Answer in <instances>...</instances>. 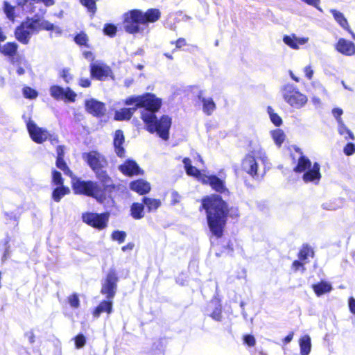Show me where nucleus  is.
Here are the masks:
<instances>
[{"instance_id": "59", "label": "nucleus", "mask_w": 355, "mask_h": 355, "mask_svg": "<svg viewBox=\"0 0 355 355\" xmlns=\"http://www.w3.org/2000/svg\"><path fill=\"white\" fill-rule=\"evenodd\" d=\"M349 308L350 311L355 314V299L354 297L349 299Z\"/></svg>"}, {"instance_id": "13", "label": "nucleus", "mask_w": 355, "mask_h": 355, "mask_svg": "<svg viewBox=\"0 0 355 355\" xmlns=\"http://www.w3.org/2000/svg\"><path fill=\"white\" fill-rule=\"evenodd\" d=\"M51 96L56 100H64L74 102L76 94L70 87L64 89L58 85H53L49 89Z\"/></svg>"}, {"instance_id": "14", "label": "nucleus", "mask_w": 355, "mask_h": 355, "mask_svg": "<svg viewBox=\"0 0 355 355\" xmlns=\"http://www.w3.org/2000/svg\"><path fill=\"white\" fill-rule=\"evenodd\" d=\"M28 132L32 140L37 144H42L50 136V133L45 128L38 127L35 123L29 122Z\"/></svg>"}, {"instance_id": "27", "label": "nucleus", "mask_w": 355, "mask_h": 355, "mask_svg": "<svg viewBox=\"0 0 355 355\" xmlns=\"http://www.w3.org/2000/svg\"><path fill=\"white\" fill-rule=\"evenodd\" d=\"M300 347L301 355H309L311 349V338L305 335L300 339Z\"/></svg>"}, {"instance_id": "25", "label": "nucleus", "mask_w": 355, "mask_h": 355, "mask_svg": "<svg viewBox=\"0 0 355 355\" xmlns=\"http://www.w3.org/2000/svg\"><path fill=\"white\" fill-rule=\"evenodd\" d=\"M209 309H213L209 315L216 321H221L223 318L222 307L219 302L211 301L209 305Z\"/></svg>"}, {"instance_id": "37", "label": "nucleus", "mask_w": 355, "mask_h": 355, "mask_svg": "<svg viewBox=\"0 0 355 355\" xmlns=\"http://www.w3.org/2000/svg\"><path fill=\"white\" fill-rule=\"evenodd\" d=\"M14 66L17 68V75L22 76L25 73L24 67H27L28 64L27 60L21 57V60L17 62Z\"/></svg>"}, {"instance_id": "41", "label": "nucleus", "mask_w": 355, "mask_h": 355, "mask_svg": "<svg viewBox=\"0 0 355 355\" xmlns=\"http://www.w3.org/2000/svg\"><path fill=\"white\" fill-rule=\"evenodd\" d=\"M186 173L188 175L193 176L200 181H201V178L205 175L204 174L201 173L200 170L193 166H189V168L186 170Z\"/></svg>"}, {"instance_id": "56", "label": "nucleus", "mask_w": 355, "mask_h": 355, "mask_svg": "<svg viewBox=\"0 0 355 355\" xmlns=\"http://www.w3.org/2000/svg\"><path fill=\"white\" fill-rule=\"evenodd\" d=\"M79 85L83 87H89L91 85V81L88 78H81L79 80Z\"/></svg>"}, {"instance_id": "20", "label": "nucleus", "mask_w": 355, "mask_h": 355, "mask_svg": "<svg viewBox=\"0 0 355 355\" xmlns=\"http://www.w3.org/2000/svg\"><path fill=\"white\" fill-rule=\"evenodd\" d=\"M130 189L140 195L148 193L150 191V185L147 181L139 179L130 183Z\"/></svg>"}, {"instance_id": "42", "label": "nucleus", "mask_w": 355, "mask_h": 355, "mask_svg": "<svg viewBox=\"0 0 355 355\" xmlns=\"http://www.w3.org/2000/svg\"><path fill=\"white\" fill-rule=\"evenodd\" d=\"M60 76L66 83H69L73 78V76L70 72L69 68H64L60 71Z\"/></svg>"}, {"instance_id": "16", "label": "nucleus", "mask_w": 355, "mask_h": 355, "mask_svg": "<svg viewBox=\"0 0 355 355\" xmlns=\"http://www.w3.org/2000/svg\"><path fill=\"white\" fill-rule=\"evenodd\" d=\"M85 109L87 112L96 117L103 116L106 112L105 104L94 98L85 101Z\"/></svg>"}, {"instance_id": "9", "label": "nucleus", "mask_w": 355, "mask_h": 355, "mask_svg": "<svg viewBox=\"0 0 355 355\" xmlns=\"http://www.w3.org/2000/svg\"><path fill=\"white\" fill-rule=\"evenodd\" d=\"M38 33L36 26L33 22V17H28L26 21H23L15 31V35L18 41L24 44L29 42L30 38L33 34Z\"/></svg>"}, {"instance_id": "21", "label": "nucleus", "mask_w": 355, "mask_h": 355, "mask_svg": "<svg viewBox=\"0 0 355 355\" xmlns=\"http://www.w3.org/2000/svg\"><path fill=\"white\" fill-rule=\"evenodd\" d=\"M124 142L123 132L121 130H117L115 132L114 137V146L115 148V153L120 157L125 156V149L122 146Z\"/></svg>"}, {"instance_id": "55", "label": "nucleus", "mask_w": 355, "mask_h": 355, "mask_svg": "<svg viewBox=\"0 0 355 355\" xmlns=\"http://www.w3.org/2000/svg\"><path fill=\"white\" fill-rule=\"evenodd\" d=\"M57 158L56 159H64V146H58L56 148Z\"/></svg>"}, {"instance_id": "50", "label": "nucleus", "mask_w": 355, "mask_h": 355, "mask_svg": "<svg viewBox=\"0 0 355 355\" xmlns=\"http://www.w3.org/2000/svg\"><path fill=\"white\" fill-rule=\"evenodd\" d=\"M69 302L71 307L78 308L79 306V299L77 295L73 294L69 297Z\"/></svg>"}, {"instance_id": "33", "label": "nucleus", "mask_w": 355, "mask_h": 355, "mask_svg": "<svg viewBox=\"0 0 355 355\" xmlns=\"http://www.w3.org/2000/svg\"><path fill=\"white\" fill-rule=\"evenodd\" d=\"M272 137L277 146H280L284 141L285 134L281 129H277L271 132Z\"/></svg>"}, {"instance_id": "64", "label": "nucleus", "mask_w": 355, "mask_h": 355, "mask_svg": "<svg viewBox=\"0 0 355 355\" xmlns=\"http://www.w3.org/2000/svg\"><path fill=\"white\" fill-rule=\"evenodd\" d=\"M135 245L132 243H128L126 245H124L122 247L121 250L123 252H125L127 250H132L134 248Z\"/></svg>"}, {"instance_id": "17", "label": "nucleus", "mask_w": 355, "mask_h": 355, "mask_svg": "<svg viewBox=\"0 0 355 355\" xmlns=\"http://www.w3.org/2000/svg\"><path fill=\"white\" fill-rule=\"evenodd\" d=\"M33 22L36 26V30L39 32L40 30L45 31H54L58 35H60L62 33V30L60 26H55L50 21L40 17L36 15L33 17Z\"/></svg>"}, {"instance_id": "62", "label": "nucleus", "mask_w": 355, "mask_h": 355, "mask_svg": "<svg viewBox=\"0 0 355 355\" xmlns=\"http://www.w3.org/2000/svg\"><path fill=\"white\" fill-rule=\"evenodd\" d=\"M22 119H24V122L26 123V128H27V130H28V124H29V122L31 123H35L31 118V116H26V114H24L22 116Z\"/></svg>"}, {"instance_id": "61", "label": "nucleus", "mask_w": 355, "mask_h": 355, "mask_svg": "<svg viewBox=\"0 0 355 355\" xmlns=\"http://www.w3.org/2000/svg\"><path fill=\"white\" fill-rule=\"evenodd\" d=\"M183 164H184V168H185V171L187 169H188L189 168V166H191V161L189 158L188 157H185L183 159V161H182Z\"/></svg>"}, {"instance_id": "22", "label": "nucleus", "mask_w": 355, "mask_h": 355, "mask_svg": "<svg viewBox=\"0 0 355 355\" xmlns=\"http://www.w3.org/2000/svg\"><path fill=\"white\" fill-rule=\"evenodd\" d=\"M309 41L308 37H297L295 35H285L283 42L293 49H298L300 45H303Z\"/></svg>"}, {"instance_id": "57", "label": "nucleus", "mask_w": 355, "mask_h": 355, "mask_svg": "<svg viewBox=\"0 0 355 355\" xmlns=\"http://www.w3.org/2000/svg\"><path fill=\"white\" fill-rule=\"evenodd\" d=\"M304 73L308 79L311 80L312 78L313 71L310 66H307L304 68Z\"/></svg>"}, {"instance_id": "47", "label": "nucleus", "mask_w": 355, "mask_h": 355, "mask_svg": "<svg viewBox=\"0 0 355 355\" xmlns=\"http://www.w3.org/2000/svg\"><path fill=\"white\" fill-rule=\"evenodd\" d=\"M75 345L77 349L82 348L86 343V338L83 334L77 335L75 338Z\"/></svg>"}, {"instance_id": "12", "label": "nucleus", "mask_w": 355, "mask_h": 355, "mask_svg": "<svg viewBox=\"0 0 355 355\" xmlns=\"http://www.w3.org/2000/svg\"><path fill=\"white\" fill-rule=\"evenodd\" d=\"M109 217V212L101 214L86 212L82 215V219L84 223L98 230H103L107 227Z\"/></svg>"}, {"instance_id": "4", "label": "nucleus", "mask_w": 355, "mask_h": 355, "mask_svg": "<svg viewBox=\"0 0 355 355\" xmlns=\"http://www.w3.org/2000/svg\"><path fill=\"white\" fill-rule=\"evenodd\" d=\"M161 16L158 9L150 8L146 12L140 10H132L124 14L123 28L130 34L142 32L141 26H147L148 23L157 21Z\"/></svg>"}, {"instance_id": "29", "label": "nucleus", "mask_w": 355, "mask_h": 355, "mask_svg": "<svg viewBox=\"0 0 355 355\" xmlns=\"http://www.w3.org/2000/svg\"><path fill=\"white\" fill-rule=\"evenodd\" d=\"M143 204L134 202L130 207L131 216L135 219H141L144 216Z\"/></svg>"}, {"instance_id": "44", "label": "nucleus", "mask_w": 355, "mask_h": 355, "mask_svg": "<svg viewBox=\"0 0 355 355\" xmlns=\"http://www.w3.org/2000/svg\"><path fill=\"white\" fill-rule=\"evenodd\" d=\"M88 40L87 36L85 33H80L74 37L75 42L80 46L86 45Z\"/></svg>"}, {"instance_id": "31", "label": "nucleus", "mask_w": 355, "mask_h": 355, "mask_svg": "<svg viewBox=\"0 0 355 355\" xmlns=\"http://www.w3.org/2000/svg\"><path fill=\"white\" fill-rule=\"evenodd\" d=\"M338 131L340 135H343L345 139L354 140L355 137L353 132L347 128L343 121H339L338 124Z\"/></svg>"}, {"instance_id": "34", "label": "nucleus", "mask_w": 355, "mask_h": 355, "mask_svg": "<svg viewBox=\"0 0 355 355\" xmlns=\"http://www.w3.org/2000/svg\"><path fill=\"white\" fill-rule=\"evenodd\" d=\"M132 117L130 110L128 108H121L115 112L114 118L118 121L129 120Z\"/></svg>"}, {"instance_id": "60", "label": "nucleus", "mask_w": 355, "mask_h": 355, "mask_svg": "<svg viewBox=\"0 0 355 355\" xmlns=\"http://www.w3.org/2000/svg\"><path fill=\"white\" fill-rule=\"evenodd\" d=\"M187 44L186 40L184 38H179L175 42L176 48L180 49Z\"/></svg>"}, {"instance_id": "10", "label": "nucleus", "mask_w": 355, "mask_h": 355, "mask_svg": "<svg viewBox=\"0 0 355 355\" xmlns=\"http://www.w3.org/2000/svg\"><path fill=\"white\" fill-rule=\"evenodd\" d=\"M118 277L114 269H110L105 279L102 282L101 293L106 296L107 300H112L116 293Z\"/></svg>"}, {"instance_id": "40", "label": "nucleus", "mask_w": 355, "mask_h": 355, "mask_svg": "<svg viewBox=\"0 0 355 355\" xmlns=\"http://www.w3.org/2000/svg\"><path fill=\"white\" fill-rule=\"evenodd\" d=\"M3 10L9 19L13 20L15 17V8L8 2L5 1L3 4Z\"/></svg>"}, {"instance_id": "2", "label": "nucleus", "mask_w": 355, "mask_h": 355, "mask_svg": "<svg viewBox=\"0 0 355 355\" xmlns=\"http://www.w3.org/2000/svg\"><path fill=\"white\" fill-rule=\"evenodd\" d=\"M202 207L206 211L210 231L216 237H221L229 213L227 204L219 195L213 194L202 200Z\"/></svg>"}, {"instance_id": "49", "label": "nucleus", "mask_w": 355, "mask_h": 355, "mask_svg": "<svg viewBox=\"0 0 355 355\" xmlns=\"http://www.w3.org/2000/svg\"><path fill=\"white\" fill-rule=\"evenodd\" d=\"M343 113V111L341 108L336 107L332 110V114L336 118L338 124H339V121H343L340 117Z\"/></svg>"}, {"instance_id": "48", "label": "nucleus", "mask_w": 355, "mask_h": 355, "mask_svg": "<svg viewBox=\"0 0 355 355\" xmlns=\"http://www.w3.org/2000/svg\"><path fill=\"white\" fill-rule=\"evenodd\" d=\"M343 152L347 156L352 155L355 153V144L351 142L347 143L343 148Z\"/></svg>"}, {"instance_id": "15", "label": "nucleus", "mask_w": 355, "mask_h": 355, "mask_svg": "<svg viewBox=\"0 0 355 355\" xmlns=\"http://www.w3.org/2000/svg\"><path fill=\"white\" fill-rule=\"evenodd\" d=\"M201 182L203 184H209L212 188V189L215 190L216 192L220 193L228 192V190L225 184V181L220 179L215 175H204L201 178Z\"/></svg>"}, {"instance_id": "43", "label": "nucleus", "mask_w": 355, "mask_h": 355, "mask_svg": "<svg viewBox=\"0 0 355 355\" xmlns=\"http://www.w3.org/2000/svg\"><path fill=\"white\" fill-rule=\"evenodd\" d=\"M126 237V233L124 231L115 230L112 234V239L117 241L119 243L124 242Z\"/></svg>"}, {"instance_id": "8", "label": "nucleus", "mask_w": 355, "mask_h": 355, "mask_svg": "<svg viewBox=\"0 0 355 355\" xmlns=\"http://www.w3.org/2000/svg\"><path fill=\"white\" fill-rule=\"evenodd\" d=\"M284 100L291 107L300 109L307 103V97L300 93L293 84H286L282 89Z\"/></svg>"}, {"instance_id": "18", "label": "nucleus", "mask_w": 355, "mask_h": 355, "mask_svg": "<svg viewBox=\"0 0 355 355\" xmlns=\"http://www.w3.org/2000/svg\"><path fill=\"white\" fill-rule=\"evenodd\" d=\"M119 170L127 176L143 174V171L132 159H127L124 164L119 165Z\"/></svg>"}, {"instance_id": "39", "label": "nucleus", "mask_w": 355, "mask_h": 355, "mask_svg": "<svg viewBox=\"0 0 355 355\" xmlns=\"http://www.w3.org/2000/svg\"><path fill=\"white\" fill-rule=\"evenodd\" d=\"M55 164L58 168L64 173V174L71 175L72 173L69 168L67 166L64 159H56Z\"/></svg>"}, {"instance_id": "36", "label": "nucleus", "mask_w": 355, "mask_h": 355, "mask_svg": "<svg viewBox=\"0 0 355 355\" xmlns=\"http://www.w3.org/2000/svg\"><path fill=\"white\" fill-rule=\"evenodd\" d=\"M80 2L92 15L96 13L97 8L95 0H80Z\"/></svg>"}, {"instance_id": "38", "label": "nucleus", "mask_w": 355, "mask_h": 355, "mask_svg": "<svg viewBox=\"0 0 355 355\" xmlns=\"http://www.w3.org/2000/svg\"><path fill=\"white\" fill-rule=\"evenodd\" d=\"M22 92L24 96L29 99H35L38 96V93L35 89L28 86L23 88Z\"/></svg>"}, {"instance_id": "52", "label": "nucleus", "mask_w": 355, "mask_h": 355, "mask_svg": "<svg viewBox=\"0 0 355 355\" xmlns=\"http://www.w3.org/2000/svg\"><path fill=\"white\" fill-rule=\"evenodd\" d=\"M244 343L250 347H252L255 345V338L252 335H246L244 336Z\"/></svg>"}, {"instance_id": "30", "label": "nucleus", "mask_w": 355, "mask_h": 355, "mask_svg": "<svg viewBox=\"0 0 355 355\" xmlns=\"http://www.w3.org/2000/svg\"><path fill=\"white\" fill-rule=\"evenodd\" d=\"M142 201H143L144 204H145L146 206L147 207L148 211L149 212L157 209L161 205L160 200H157V199H153V198H150L148 197H144L142 199Z\"/></svg>"}, {"instance_id": "35", "label": "nucleus", "mask_w": 355, "mask_h": 355, "mask_svg": "<svg viewBox=\"0 0 355 355\" xmlns=\"http://www.w3.org/2000/svg\"><path fill=\"white\" fill-rule=\"evenodd\" d=\"M267 111L272 123L276 126H280L282 124V118L270 106L268 107Z\"/></svg>"}, {"instance_id": "6", "label": "nucleus", "mask_w": 355, "mask_h": 355, "mask_svg": "<svg viewBox=\"0 0 355 355\" xmlns=\"http://www.w3.org/2000/svg\"><path fill=\"white\" fill-rule=\"evenodd\" d=\"M268 164L265 152L261 150H253L243 159L242 168L254 179L259 180L263 176Z\"/></svg>"}, {"instance_id": "5", "label": "nucleus", "mask_w": 355, "mask_h": 355, "mask_svg": "<svg viewBox=\"0 0 355 355\" xmlns=\"http://www.w3.org/2000/svg\"><path fill=\"white\" fill-rule=\"evenodd\" d=\"M83 159L87 162L92 171L95 173L96 179L108 188L110 184L114 183L112 178L106 171L108 161L105 155L96 150H91L83 154Z\"/></svg>"}, {"instance_id": "51", "label": "nucleus", "mask_w": 355, "mask_h": 355, "mask_svg": "<svg viewBox=\"0 0 355 355\" xmlns=\"http://www.w3.org/2000/svg\"><path fill=\"white\" fill-rule=\"evenodd\" d=\"M322 207L324 209L332 211V210H336L337 209H338L340 207V206L335 203H333L331 202H329L323 203L322 205Z\"/></svg>"}, {"instance_id": "19", "label": "nucleus", "mask_w": 355, "mask_h": 355, "mask_svg": "<svg viewBox=\"0 0 355 355\" xmlns=\"http://www.w3.org/2000/svg\"><path fill=\"white\" fill-rule=\"evenodd\" d=\"M336 50L347 56H351L355 53V44L349 40L340 39L336 46Z\"/></svg>"}, {"instance_id": "46", "label": "nucleus", "mask_w": 355, "mask_h": 355, "mask_svg": "<svg viewBox=\"0 0 355 355\" xmlns=\"http://www.w3.org/2000/svg\"><path fill=\"white\" fill-rule=\"evenodd\" d=\"M103 32L105 35L112 37L116 34V27L113 24H105L103 28Z\"/></svg>"}, {"instance_id": "53", "label": "nucleus", "mask_w": 355, "mask_h": 355, "mask_svg": "<svg viewBox=\"0 0 355 355\" xmlns=\"http://www.w3.org/2000/svg\"><path fill=\"white\" fill-rule=\"evenodd\" d=\"M171 204L172 205H176L180 202V196L179 195L178 192L176 191H173L171 192Z\"/></svg>"}, {"instance_id": "1", "label": "nucleus", "mask_w": 355, "mask_h": 355, "mask_svg": "<svg viewBox=\"0 0 355 355\" xmlns=\"http://www.w3.org/2000/svg\"><path fill=\"white\" fill-rule=\"evenodd\" d=\"M126 105H132L129 107L131 116L139 108L143 110L141 112V117L146 123V130L150 133L157 132L164 140L169 137V130L171 125V119L166 115H163L159 120L157 119L155 113L159 110L162 105V101L151 93H146L140 96H131L124 101Z\"/></svg>"}, {"instance_id": "58", "label": "nucleus", "mask_w": 355, "mask_h": 355, "mask_svg": "<svg viewBox=\"0 0 355 355\" xmlns=\"http://www.w3.org/2000/svg\"><path fill=\"white\" fill-rule=\"evenodd\" d=\"M307 4L311 5L315 8H317L318 10H322L320 8L318 7V3H320V0H302Z\"/></svg>"}, {"instance_id": "28", "label": "nucleus", "mask_w": 355, "mask_h": 355, "mask_svg": "<svg viewBox=\"0 0 355 355\" xmlns=\"http://www.w3.org/2000/svg\"><path fill=\"white\" fill-rule=\"evenodd\" d=\"M330 12L341 27L351 33L347 20L342 12L334 9H331Z\"/></svg>"}, {"instance_id": "26", "label": "nucleus", "mask_w": 355, "mask_h": 355, "mask_svg": "<svg viewBox=\"0 0 355 355\" xmlns=\"http://www.w3.org/2000/svg\"><path fill=\"white\" fill-rule=\"evenodd\" d=\"M312 288L317 296H321L332 290L331 284L321 281L318 284H313Z\"/></svg>"}, {"instance_id": "45", "label": "nucleus", "mask_w": 355, "mask_h": 355, "mask_svg": "<svg viewBox=\"0 0 355 355\" xmlns=\"http://www.w3.org/2000/svg\"><path fill=\"white\" fill-rule=\"evenodd\" d=\"M52 180L55 184H57L58 187L63 185V179L61 173L59 171L53 170L52 171Z\"/></svg>"}, {"instance_id": "3", "label": "nucleus", "mask_w": 355, "mask_h": 355, "mask_svg": "<svg viewBox=\"0 0 355 355\" xmlns=\"http://www.w3.org/2000/svg\"><path fill=\"white\" fill-rule=\"evenodd\" d=\"M71 183L76 194H83L94 198L100 204H104L108 198L111 199L112 203H114L112 197V193L116 188L114 183L110 184V186L105 188V186L100 182L83 180L76 177L72 178Z\"/></svg>"}, {"instance_id": "32", "label": "nucleus", "mask_w": 355, "mask_h": 355, "mask_svg": "<svg viewBox=\"0 0 355 355\" xmlns=\"http://www.w3.org/2000/svg\"><path fill=\"white\" fill-rule=\"evenodd\" d=\"M69 192V189L64 185L56 187L52 193V198L55 202H59L61 198Z\"/></svg>"}, {"instance_id": "63", "label": "nucleus", "mask_w": 355, "mask_h": 355, "mask_svg": "<svg viewBox=\"0 0 355 355\" xmlns=\"http://www.w3.org/2000/svg\"><path fill=\"white\" fill-rule=\"evenodd\" d=\"M293 267L297 270H299L300 268H302L303 270H304V268L303 267V264L299 261H295L293 263Z\"/></svg>"}, {"instance_id": "11", "label": "nucleus", "mask_w": 355, "mask_h": 355, "mask_svg": "<svg viewBox=\"0 0 355 355\" xmlns=\"http://www.w3.org/2000/svg\"><path fill=\"white\" fill-rule=\"evenodd\" d=\"M90 74L92 78L104 81L108 78L114 80V76L110 66L101 61H95L90 64Z\"/></svg>"}, {"instance_id": "23", "label": "nucleus", "mask_w": 355, "mask_h": 355, "mask_svg": "<svg viewBox=\"0 0 355 355\" xmlns=\"http://www.w3.org/2000/svg\"><path fill=\"white\" fill-rule=\"evenodd\" d=\"M202 93V91H200L198 98L202 103L203 112L207 115H211L216 109V104L211 98H205Z\"/></svg>"}, {"instance_id": "7", "label": "nucleus", "mask_w": 355, "mask_h": 355, "mask_svg": "<svg viewBox=\"0 0 355 355\" xmlns=\"http://www.w3.org/2000/svg\"><path fill=\"white\" fill-rule=\"evenodd\" d=\"M320 166L318 162H315L311 166V162L309 158L301 155L298 159L297 166L294 171L297 173L304 172L302 179L305 182H313L318 184L321 178Z\"/></svg>"}, {"instance_id": "24", "label": "nucleus", "mask_w": 355, "mask_h": 355, "mask_svg": "<svg viewBox=\"0 0 355 355\" xmlns=\"http://www.w3.org/2000/svg\"><path fill=\"white\" fill-rule=\"evenodd\" d=\"M112 301L111 300H103L94 309L93 315L98 318L102 313H107L110 315L112 312Z\"/></svg>"}, {"instance_id": "54", "label": "nucleus", "mask_w": 355, "mask_h": 355, "mask_svg": "<svg viewBox=\"0 0 355 355\" xmlns=\"http://www.w3.org/2000/svg\"><path fill=\"white\" fill-rule=\"evenodd\" d=\"M310 249L309 248H304L300 250L299 254V258L301 260H305L307 259Z\"/></svg>"}]
</instances>
